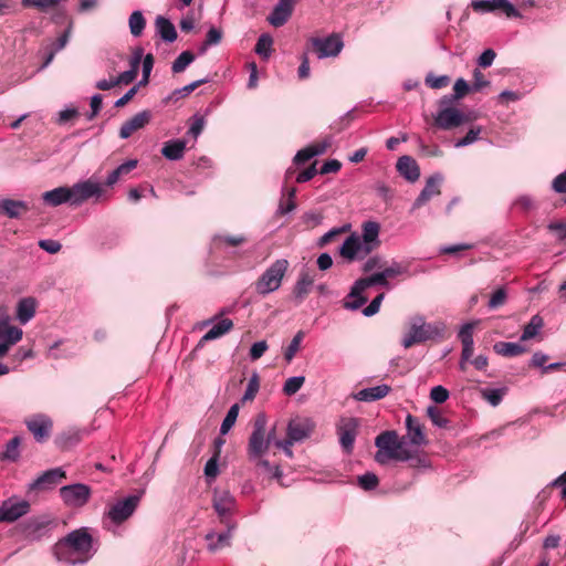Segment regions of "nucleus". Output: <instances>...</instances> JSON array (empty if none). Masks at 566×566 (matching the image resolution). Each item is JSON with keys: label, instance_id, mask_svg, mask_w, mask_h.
<instances>
[{"label": "nucleus", "instance_id": "48", "mask_svg": "<svg viewBox=\"0 0 566 566\" xmlns=\"http://www.w3.org/2000/svg\"><path fill=\"white\" fill-rule=\"evenodd\" d=\"M505 391V388H483L481 389V395L490 405L495 407L502 401Z\"/></svg>", "mask_w": 566, "mask_h": 566}, {"label": "nucleus", "instance_id": "11", "mask_svg": "<svg viewBox=\"0 0 566 566\" xmlns=\"http://www.w3.org/2000/svg\"><path fill=\"white\" fill-rule=\"evenodd\" d=\"M359 419L355 417H343L337 423V436L343 451L352 453L358 433Z\"/></svg>", "mask_w": 566, "mask_h": 566}, {"label": "nucleus", "instance_id": "61", "mask_svg": "<svg viewBox=\"0 0 566 566\" xmlns=\"http://www.w3.org/2000/svg\"><path fill=\"white\" fill-rule=\"evenodd\" d=\"M256 465L262 468L270 478L279 480L282 476V470L279 465H272L268 460L256 459Z\"/></svg>", "mask_w": 566, "mask_h": 566}, {"label": "nucleus", "instance_id": "59", "mask_svg": "<svg viewBox=\"0 0 566 566\" xmlns=\"http://www.w3.org/2000/svg\"><path fill=\"white\" fill-rule=\"evenodd\" d=\"M259 388H260L259 376H258V374H253L251 376V378L249 379V382H248V386H247V389H245L242 400L243 401L253 400L259 391Z\"/></svg>", "mask_w": 566, "mask_h": 566}, {"label": "nucleus", "instance_id": "19", "mask_svg": "<svg viewBox=\"0 0 566 566\" xmlns=\"http://www.w3.org/2000/svg\"><path fill=\"white\" fill-rule=\"evenodd\" d=\"M23 337V331L20 327L10 325H0V358L9 353L10 348L18 344Z\"/></svg>", "mask_w": 566, "mask_h": 566}, {"label": "nucleus", "instance_id": "49", "mask_svg": "<svg viewBox=\"0 0 566 566\" xmlns=\"http://www.w3.org/2000/svg\"><path fill=\"white\" fill-rule=\"evenodd\" d=\"M208 81H209L208 78H201L198 81H193L192 83H190L181 88H177L171 93V95L168 97V99L169 101L170 99L178 101L179 98L186 97L190 93H192L196 88H198L200 85L207 83Z\"/></svg>", "mask_w": 566, "mask_h": 566}, {"label": "nucleus", "instance_id": "33", "mask_svg": "<svg viewBox=\"0 0 566 566\" xmlns=\"http://www.w3.org/2000/svg\"><path fill=\"white\" fill-rule=\"evenodd\" d=\"M35 311V298L31 296L23 297L17 304V319L24 325L34 317Z\"/></svg>", "mask_w": 566, "mask_h": 566}, {"label": "nucleus", "instance_id": "63", "mask_svg": "<svg viewBox=\"0 0 566 566\" xmlns=\"http://www.w3.org/2000/svg\"><path fill=\"white\" fill-rule=\"evenodd\" d=\"M385 298V294H378L364 310L363 314L367 317L373 316L379 312L381 302Z\"/></svg>", "mask_w": 566, "mask_h": 566}, {"label": "nucleus", "instance_id": "30", "mask_svg": "<svg viewBox=\"0 0 566 566\" xmlns=\"http://www.w3.org/2000/svg\"><path fill=\"white\" fill-rule=\"evenodd\" d=\"M397 461H407L409 462V467L413 469H426L430 467V461L424 452L418 450L412 451L407 447Z\"/></svg>", "mask_w": 566, "mask_h": 566}, {"label": "nucleus", "instance_id": "38", "mask_svg": "<svg viewBox=\"0 0 566 566\" xmlns=\"http://www.w3.org/2000/svg\"><path fill=\"white\" fill-rule=\"evenodd\" d=\"M233 327V322L230 318H222L217 322L200 339L199 344L210 342L217 339L227 333H229Z\"/></svg>", "mask_w": 566, "mask_h": 566}, {"label": "nucleus", "instance_id": "39", "mask_svg": "<svg viewBox=\"0 0 566 566\" xmlns=\"http://www.w3.org/2000/svg\"><path fill=\"white\" fill-rule=\"evenodd\" d=\"M493 350L504 357H515L524 354L527 349L518 343L497 342L493 345Z\"/></svg>", "mask_w": 566, "mask_h": 566}, {"label": "nucleus", "instance_id": "15", "mask_svg": "<svg viewBox=\"0 0 566 566\" xmlns=\"http://www.w3.org/2000/svg\"><path fill=\"white\" fill-rule=\"evenodd\" d=\"M91 488L83 483L64 485L60 489V496L64 504L71 507L84 506L91 497Z\"/></svg>", "mask_w": 566, "mask_h": 566}, {"label": "nucleus", "instance_id": "35", "mask_svg": "<svg viewBox=\"0 0 566 566\" xmlns=\"http://www.w3.org/2000/svg\"><path fill=\"white\" fill-rule=\"evenodd\" d=\"M187 147V142L184 139H171L164 144L161 154L169 160H180Z\"/></svg>", "mask_w": 566, "mask_h": 566}, {"label": "nucleus", "instance_id": "20", "mask_svg": "<svg viewBox=\"0 0 566 566\" xmlns=\"http://www.w3.org/2000/svg\"><path fill=\"white\" fill-rule=\"evenodd\" d=\"M314 427V422L308 418L292 419L287 424L286 437L295 442L303 441L312 434Z\"/></svg>", "mask_w": 566, "mask_h": 566}, {"label": "nucleus", "instance_id": "18", "mask_svg": "<svg viewBox=\"0 0 566 566\" xmlns=\"http://www.w3.org/2000/svg\"><path fill=\"white\" fill-rule=\"evenodd\" d=\"M66 478L62 468H54L43 472L33 482L28 485V491H46L53 489L63 479Z\"/></svg>", "mask_w": 566, "mask_h": 566}, {"label": "nucleus", "instance_id": "55", "mask_svg": "<svg viewBox=\"0 0 566 566\" xmlns=\"http://www.w3.org/2000/svg\"><path fill=\"white\" fill-rule=\"evenodd\" d=\"M495 11L501 10L507 18H521L520 11L509 0H493Z\"/></svg>", "mask_w": 566, "mask_h": 566}, {"label": "nucleus", "instance_id": "28", "mask_svg": "<svg viewBox=\"0 0 566 566\" xmlns=\"http://www.w3.org/2000/svg\"><path fill=\"white\" fill-rule=\"evenodd\" d=\"M398 172L410 182H415L420 177V169L417 161L410 156H401L396 165Z\"/></svg>", "mask_w": 566, "mask_h": 566}, {"label": "nucleus", "instance_id": "62", "mask_svg": "<svg viewBox=\"0 0 566 566\" xmlns=\"http://www.w3.org/2000/svg\"><path fill=\"white\" fill-rule=\"evenodd\" d=\"M471 8L475 12L480 13H486V12H494L495 6L493 4V0H473L471 2Z\"/></svg>", "mask_w": 566, "mask_h": 566}, {"label": "nucleus", "instance_id": "12", "mask_svg": "<svg viewBox=\"0 0 566 566\" xmlns=\"http://www.w3.org/2000/svg\"><path fill=\"white\" fill-rule=\"evenodd\" d=\"M478 323V321L468 322L461 326L458 333V338L462 345L461 356L459 360V369L461 371H465L468 368V364L471 363V358L474 352L473 332Z\"/></svg>", "mask_w": 566, "mask_h": 566}, {"label": "nucleus", "instance_id": "54", "mask_svg": "<svg viewBox=\"0 0 566 566\" xmlns=\"http://www.w3.org/2000/svg\"><path fill=\"white\" fill-rule=\"evenodd\" d=\"M481 132H482L481 126L471 127L464 137L458 139L454 143V147L460 148V147H465V146L473 144L474 142H476L479 139Z\"/></svg>", "mask_w": 566, "mask_h": 566}, {"label": "nucleus", "instance_id": "45", "mask_svg": "<svg viewBox=\"0 0 566 566\" xmlns=\"http://www.w3.org/2000/svg\"><path fill=\"white\" fill-rule=\"evenodd\" d=\"M129 31L133 36H140L146 27V19L142 11L136 10L132 12L128 19Z\"/></svg>", "mask_w": 566, "mask_h": 566}, {"label": "nucleus", "instance_id": "53", "mask_svg": "<svg viewBox=\"0 0 566 566\" xmlns=\"http://www.w3.org/2000/svg\"><path fill=\"white\" fill-rule=\"evenodd\" d=\"M304 381H305L304 376L290 377L283 386V392L286 396H292V395L296 394L304 385Z\"/></svg>", "mask_w": 566, "mask_h": 566}, {"label": "nucleus", "instance_id": "43", "mask_svg": "<svg viewBox=\"0 0 566 566\" xmlns=\"http://www.w3.org/2000/svg\"><path fill=\"white\" fill-rule=\"evenodd\" d=\"M544 326V321L539 315H534L524 326L521 340L534 338Z\"/></svg>", "mask_w": 566, "mask_h": 566}, {"label": "nucleus", "instance_id": "42", "mask_svg": "<svg viewBox=\"0 0 566 566\" xmlns=\"http://www.w3.org/2000/svg\"><path fill=\"white\" fill-rule=\"evenodd\" d=\"M247 242V238L242 234H218L213 237V244L218 249L228 247H238Z\"/></svg>", "mask_w": 566, "mask_h": 566}, {"label": "nucleus", "instance_id": "37", "mask_svg": "<svg viewBox=\"0 0 566 566\" xmlns=\"http://www.w3.org/2000/svg\"><path fill=\"white\" fill-rule=\"evenodd\" d=\"M329 146V142L318 143L315 145H311L298 150L294 157V164L301 165L308 161L311 158L322 155L326 151Z\"/></svg>", "mask_w": 566, "mask_h": 566}, {"label": "nucleus", "instance_id": "16", "mask_svg": "<svg viewBox=\"0 0 566 566\" xmlns=\"http://www.w3.org/2000/svg\"><path fill=\"white\" fill-rule=\"evenodd\" d=\"M339 254L348 262L363 260L370 254V248L361 243L358 234L352 233L339 248Z\"/></svg>", "mask_w": 566, "mask_h": 566}, {"label": "nucleus", "instance_id": "3", "mask_svg": "<svg viewBox=\"0 0 566 566\" xmlns=\"http://www.w3.org/2000/svg\"><path fill=\"white\" fill-rule=\"evenodd\" d=\"M446 332V325L442 322L426 323L422 316L411 318L410 329L402 338V346L410 348L415 344L427 340L442 338Z\"/></svg>", "mask_w": 566, "mask_h": 566}, {"label": "nucleus", "instance_id": "10", "mask_svg": "<svg viewBox=\"0 0 566 566\" xmlns=\"http://www.w3.org/2000/svg\"><path fill=\"white\" fill-rule=\"evenodd\" d=\"M30 510L29 501L11 496L2 501L0 505V523H14L25 516Z\"/></svg>", "mask_w": 566, "mask_h": 566}, {"label": "nucleus", "instance_id": "2", "mask_svg": "<svg viewBox=\"0 0 566 566\" xmlns=\"http://www.w3.org/2000/svg\"><path fill=\"white\" fill-rule=\"evenodd\" d=\"M140 499L139 494H132L108 504L102 517L103 528L115 534L117 527L133 516Z\"/></svg>", "mask_w": 566, "mask_h": 566}, {"label": "nucleus", "instance_id": "58", "mask_svg": "<svg viewBox=\"0 0 566 566\" xmlns=\"http://www.w3.org/2000/svg\"><path fill=\"white\" fill-rule=\"evenodd\" d=\"M20 442L21 441H20L19 437H14L11 440H9V442L6 446V450L3 452V455H2L3 459L15 461L19 458V455H20V453H19Z\"/></svg>", "mask_w": 566, "mask_h": 566}, {"label": "nucleus", "instance_id": "23", "mask_svg": "<svg viewBox=\"0 0 566 566\" xmlns=\"http://www.w3.org/2000/svg\"><path fill=\"white\" fill-rule=\"evenodd\" d=\"M150 118L151 113L149 111H143L135 114L122 125L119 129V137L122 139L129 138L135 132L144 128L150 122Z\"/></svg>", "mask_w": 566, "mask_h": 566}, {"label": "nucleus", "instance_id": "6", "mask_svg": "<svg viewBox=\"0 0 566 566\" xmlns=\"http://www.w3.org/2000/svg\"><path fill=\"white\" fill-rule=\"evenodd\" d=\"M266 415L258 413L253 421V430L248 442V455L251 460L260 459L271 444V437H265Z\"/></svg>", "mask_w": 566, "mask_h": 566}, {"label": "nucleus", "instance_id": "1", "mask_svg": "<svg viewBox=\"0 0 566 566\" xmlns=\"http://www.w3.org/2000/svg\"><path fill=\"white\" fill-rule=\"evenodd\" d=\"M55 559L66 565H78L88 562L95 554L93 537L87 527L70 532L52 547Z\"/></svg>", "mask_w": 566, "mask_h": 566}, {"label": "nucleus", "instance_id": "36", "mask_svg": "<svg viewBox=\"0 0 566 566\" xmlns=\"http://www.w3.org/2000/svg\"><path fill=\"white\" fill-rule=\"evenodd\" d=\"M313 283L314 277L307 271H302L300 273L293 290L294 297L298 301V303L303 302L304 298L308 295Z\"/></svg>", "mask_w": 566, "mask_h": 566}, {"label": "nucleus", "instance_id": "60", "mask_svg": "<svg viewBox=\"0 0 566 566\" xmlns=\"http://www.w3.org/2000/svg\"><path fill=\"white\" fill-rule=\"evenodd\" d=\"M507 298L506 290L504 287H500L493 292L489 301L490 308H497L505 304Z\"/></svg>", "mask_w": 566, "mask_h": 566}, {"label": "nucleus", "instance_id": "41", "mask_svg": "<svg viewBox=\"0 0 566 566\" xmlns=\"http://www.w3.org/2000/svg\"><path fill=\"white\" fill-rule=\"evenodd\" d=\"M137 166V160L129 159L108 174L105 180L107 187L114 186L123 175L129 174Z\"/></svg>", "mask_w": 566, "mask_h": 566}, {"label": "nucleus", "instance_id": "40", "mask_svg": "<svg viewBox=\"0 0 566 566\" xmlns=\"http://www.w3.org/2000/svg\"><path fill=\"white\" fill-rule=\"evenodd\" d=\"M471 90H472V86H470L464 78H458L453 86L454 94L443 96L440 99L439 104L441 106L451 105L453 103V101L462 98Z\"/></svg>", "mask_w": 566, "mask_h": 566}, {"label": "nucleus", "instance_id": "9", "mask_svg": "<svg viewBox=\"0 0 566 566\" xmlns=\"http://www.w3.org/2000/svg\"><path fill=\"white\" fill-rule=\"evenodd\" d=\"M308 44L318 59L337 56L344 46L342 36L337 33H333L326 38L313 36L308 40Z\"/></svg>", "mask_w": 566, "mask_h": 566}, {"label": "nucleus", "instance_id": "46", "mask_svg": "<svg viewBox=\"0 0 566 566\" xmlns=\"http://www.w3.org/2000/svg\"><path fill=\"white\" fill-rule=\"evenodd\" d=\"M66 0H22L21 3L24 8H35L41 12H46L51 8L60 6Z\"/></svg>", "mask_w": 566, "mask_h": 566}, {"label": "nucleus", "instance_id": "17", "mask_svg": "<svg viewBox=\"0 0 566 566\" xmlns=\"http://www.w3.org/2000/svg\"><path fill=\"white\" fill-rule=\"evenodd\" d=\"M468 122V117L459 109L450 105H440V111L434 117L436 125L441 129H451Z\"/></svg>", "mask_w": 566, "mask_h": 566}, {"label": "nucleus", "instance_id": "25", "mask_svg": "<svg viewBox=\"0 0 566 566\" xmlns=\"http://www.w3.org/2000/svg\"><path fill=\"white\" fill-rule=\"evenodd\" d=\"M292 0H280L279 3L273 8L272 12L269 14L268 21L271 25L280 28L287 22L292 15Z\"/></svg>", "mask_w": 566, "mask_h": 566}, {"label": "nucleus", "instance_id": "8", "mask_svg": "<svg viewBox=\"0 0 566 566\" xmlns=\"http://www.w3.org/2000/svg\"><path fill=\"white\" fill-rule=\"evenodd\" d=\"M374 285H382L389 287V283L387 281V276L384 272H377L367 277L358 279L350 289L348 297L354 298L350 302L345 303V307L352 311L359 310L366 302L367 297L364 295V292Z\"/></svg>", "mask_w": 566, "mask_h": 566}, {"label": "nucleus", "instance_id": "24", "mask_svg": "<svg viewBox=\"0 0 566 566\" xmlns=\"http://www.w3.org/2000/svg\"><path fill=\"white\" fill-rule=\"evenodd\" d=\"M442 181V177L431 176L427 179L426 185L419 196L416 198L412 210L419 209L424 206L432 197L440 195V184Z\"/></svg>", "mask_w": 566, "mask_h": 566}, {"label": "nucleus", "instance_id": "13", "mask_svg": "<svg viewBox=\"0 0 566 566\" xmlns=\"http://www.w3.org/2000/svg\"><path fill=\"white\" fill-rule=\"evenodd\" d=\"M69 188L71 193V206L75 207L81 206L84 201L91 198L98 199L103 195L102 186L92 179L76 182Z\"/></svg>", "mask_w": 566, "mask_h": 566}, {"label": "nucleus", "instance_id": "26", "mask_svg": "<svg viewBox=\"0 0 566 566\" xmlns=\"http://www.w3.org/2000/svg\"><path fill=\"white\" fill-rule=\"evenodd\" d=\"M227 526V531L220 534L209 532L205 538L208 542V549L210 552H217L220 548L230 546L232 532L235 528V523H223Z\"/></svg>", "mask_w": 566, "mask_h": 566}, {"label": "nucleus", "instance_id": "5", "mask_svg": "<svg viewBox=\"0 0 566 566\" xmlns=\"http://www.w3.org/2000/svg\"><path fill=\"white\" fill-rule=\"evenodd\" d=\"M405 438L399 439L395 430H387L376 437L375 446L379 449L375 455L378 463H385V457L398 460L406 448Z\"/></svg>", "mask_w": 566, "mask_h": 566}, {"label": "nucleus", "instance_id": "51", "mask_svg": "<svg viewBox=\"0 0 566 566\" xmlns=\"http://www.w3.org/2000/svg\"><path fill=\"white\" fill-rule=\"evenodd\" d=\"M238 415H239V406L235 403L230 407V409L228 410V412L221 423L220 432L222 434H226L234 426Z\"/></svg>", "mask_w": 566, "mask_h": 566}, {"label": "nucleus", "instance_id": "64", "mask_svg": "<svg viewBox=\"0 0 566 566\" xmlns=\"http://www.w3.org/2000/svg\"><path fill=\"white\" fill-rule=\"evenodd\" d=\"M430 398L436 403H443L449 398V391L443 386H434L430 391Z\"/></svg>", "mask_w": 566, "mask_h": 566}, {"label": "nucleus", "instance_id": "27", "mask_svg": "<svg viewBox=\"0 0 566 566\" xmlns=\"http://www.w3.org/2000/svg\"><path fill=\"white\" fill-rule=\"evenodd\" d=\"M379 231L380 226L376 221H366L361 226V243L370 248V253L380 245Z\"/></svg>", "mask_w": 566, "mask_h": 566}, {"label": "nucleus", "instance_id": "29", "mask_svg": "<svg viewBox=\"0 0 566 566\" xmlns=\"http://www.w3.org/2000/svg\"><path fill=\"white\" fill-rule=\"evenodd\" d=\"M28 211L29 206L23 200H14L9 198L0 200V213H3L11 219H18Z\"/></svg>", "mask_w": 566, "mask_h": 566}, {"label": "nucleus", "instance_id": "7", "mask_svg": "<svg viewBox=\"0 0 566 566\" xmlns=\"http://www.w3.org/2000/svg\"><path fill=\"white\" fill-rule=\"evenodd\" d=\"M56 526V518L48 514L33 516L20 524L22 534L30 542L49 538Z\"/></svg>", "mask_w": 566, "mask_h": 566}, {"label": "nucleus", "instance_id": "4", "mask_svg": "<svg viewBox=\"0 0 566 566\" xmlns=\"http://www.w3.org/2000/svg\"><path fill=\"white\" fill-rule=\"evenodd\" d=\"M289 262L279 259L273 262L255 282V290L260 295H268L280 289L287 271Z\"/></svg>", "mask_w": 566, "mask_h": 566}, {"label": "nucleus", "instance_id": "14", "mask_svg": "<svg viewBox=\"0 0 566 566\" xmlns=\"http://www.w3.org/2000/svg\"><path fill=\"white\" fill-rule=\"evenodd\" d=\"M212 506L221 523H234L231 516L235 511V499L228 490L213 491Z\"/></svg>", "mask_w": 566, "mask_h": 566}, {"label": "nucleus", "instance_id": "22", "mask_svg": "<svg viewBox=\"0 0 566 566\" xmlns=\"http://www.w3.org/2000/svg\"><path fill=\"white\" fill-rule=\"evenodd\" d=\"M406 429L407 436L403 438L405 440L408 439L410 444L416 447L428 444V439L424 434L423 426L421 424L417 417H413L412 415H407Z\"/></svg>", "mask_w": 566, "mask_h": 566}, {"label": "nucleus", "instance_id": "50", "mask_svg": "<svg viewBox=\"0 0 566 566\" xmlns=\"http://www.w3.org/2000/svg\"><path fill=\"white\" fill-rule=\"evenodd\" d=\"M283 191L286 192L287 199L281 200L279 208H277V213H280V214H286L296 208V203L294 200L295 195H296V189L295 188H290V189L284 188Z\"/></svg>", "mask_w": 566, "mask_h": 566}, {"label": "nucleus", "instance_id": "44", "mask_svg": "<svg viewBox=\"0 0 566 566\" xmlns=\"http://www.w3.org/2000/svg\"><path fill=\"white\" fill-rule=\"evenodd\" d=\"M273 38L269 33L259 36L254 51L263 60H268L272 53Z\"/></svg>", "mask_w": 566, "mask_h": 566}, {"label": "nucleus", "instance_id": "56", "mask_svg": "<svg viewBox=\"0 0 566 566\" xmlns=\"http://www.w3.org/2000/svg\"><path fill=\"white\" fill-rule=\"evenodd\" d=\"M378 484L379 480L375 473L366 472L358 476V485L366 491L376 489Z\"/></svg>", "mask_w": 566, "mask_h": 566}, {"label": "nucleus", "instance_id": "47", "mask_svg": "<svg viewBox=\"0 0 566 566\" xmlns=\"http://www.w3.org/2000/svg\"><path fill=\"white\" fill-rule=\"evenodd\" d=\"M195 54L191 51L181 52L178 57L172 62V73H181L186 67L195 61Z\"/></svg>", "mask_w": 566, "mask_h": 566}, {"label": "nucleus", "instance_id": "52", "mask_svg": "<svg viewBox=\"0 0 566 566\" xmlns=\"http://www.w3.org/2000/svg\"><path fill=\"white\" fill-rule=\"evenodd\" d=\"M303 337H304V334L302 331L297 332L294 335V337L292 338L291 343L289 344V346L286 347V349L284 352V358L286 359V361L290 363L294 358V356L296 355V353L300 349Z\"/></svg>", "mask_w": 566, "mask_h": 566}, {"label": "nucleus", "instance_id": "32", "mask_svg": "<svg viewBox=\"0 0 566 566\" xmlns=\"http://www.w3.org/2000/svg\"><path fill=\"white\" fill-rule=\"evenodd\" d=\"M390 390V386L382 384L375 387L364 388L355 394L354 398L358 401H376L385 398Z\"/></svg>", "mask_w": 566, "mask_h": 566}, {"label": "nucleus", "instance_id": "31", "mask_svg": "<svg viewBox=\"0 0 566 566\" xmlns=\"http://www.w3.org/2000/svg\"><path fill=\"white\" fill-rule=\"evenodd\" d=\"M43 201L51 206L56 207L62 203H70L71 205V193L70 188L66 186L54 188L50 191H45L42 195Z\"/></svg>", "mask_w": 566, "mask_h": 566}, {"label": "nucleus", "instance_id": "57", "mask_svg": "<svg viewBox=\"0 0 566 566\" xmlns=\"http://www.w3.org/2000/svg\"><path fill=\"white\" fill-rule=\"evenodd\" d=\"M427 415L436 427H439V428L448 427L449 420L446 417H443V415L437 407H434V406L428 407Z\"/></svg>", "mask_w": 566, "mask_h": 566}, {"label": "nucleus", "instance_id": "34", "mask_svg": "<svg viewBox=\"0 0 566 566\" xmlns=\"http://www.w3.org/2000/svg\"><path fill=\"white\" fill-rule=\"evenodd\" d=\"M155 28L163 41L172 43L177 40L178 34L176 28L169 19L158 15L155 20Z\"/></svg>", "mask_w": 566, "mask_h": 566}, {"label": "nucleus", "instance_id": "21", "mask_svg": "<svg viewBox=\"0 0 566 566\" xmlns=\"http://www.w3.org/2000/svg\"><path fill=\"white\" fill-rule=\"evenodd\" d=\"M25 424L38 442H44L50 437L52 421L48 417L38 415L27 420Z\"/></svg>", "mask_w": 566, "mask_h": 566}]
</instances>
